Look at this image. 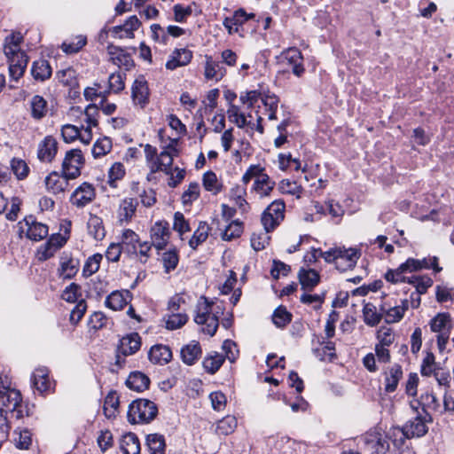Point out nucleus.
Returning <instances> with one entry per match:
<instances>
[{"label":"nucleus","mask_w":454,"mask_h":454,"mask_svg":"<svg viewBox=\"0 0 454 454\" xmlns=\"http://www.w3.org/2000/svg\"><path fill=\"white\" fill-rule=\"evenodd\" d=\"M23 36L20 33H13L4 40V52L9 62L10 76L18 81L26 70L28 59L25 51L20 50Z\"/></svg>","instance_id":"f257e3e1"},{"label":"nucleus","mask_w":454,"mask_h":454,"mask_svg":"<svg viewBox=\"0 0 454 454\" xmlns=\"http://www.w3.org/2000/svg\"><path fill=\"white\" fill-rule=\"evenodd\" d=\"M0 410L5 413H11L17 419L27 415L20 392L11 387L8 380L2 377H0Z\"/></svg>","instance_id":"f03ea898"},{"label":"nucleus","mask_w":454,"mask_h":454,"mask_svg":"<svg viewBox=\"0 0 454 454\" xmlns=\"http://www.w3.org/2000/svg\"><path fill=\"white\" fill-rule=\"evenodd\" d=\"M145 160L152 173L160 171L169 175L172 170L173 158L177 154V150L173 145H169L160 154L156 147L147 144L144 148Z\"/></svg>","instance_id":"7ed1b4c3"},{"label":"nucleus","mask_w":454,"mask_h":454,"mask_svg":"<svg viewBox=\"0 0 454 454\" xmlns=\"http://www.w3.org/2000/svg\"><path fill=\"white\" fill-rule=\"evenodd\" d=\"M419 404L422 407L423 413L428 412L434 417H442L445 414H454V396L450 391L445 390L442 395V403L432 392L421 394Z\"/></svg>","instance_id":"20e7f679"},{"label":"nucleus","mask_w":454,"mask_h":454,"mask_svg":"<svg viewBox=\"0 0 454 454\" xmlns=\"http://www.w3.org/2000/svg\"><path fill=\"white\" fill-rule=\"evenodd\" d=\"M218 310L215 311L213 302H210L206 297H200L196 306V315L194 321L198 325H204L202 332L214 336L219 325L218 314L222 309L216 306Z\"/></svg>","instance_id":"39448f33"},{"label":"nucleus","mask_w":454,"mask_h":454,"mask_svg":"<svg viewBox=\"0 0 454 454\" xmlns=\"http://www.w3.org/2000/svg\"><path fill=\"white\" fill-rule=\"evenodd\" d=\"M158 414L157 405L148 399L133 401L128 410V421L130 424H149Z\"/></svg>","instance_id":"423d86ee"},{"label":"nucleus","mask_w":454,"mask_h":454,"mask_svg":"<svg viewBox=\"0 0 454 454\" xmlns=\"http://www.w3.org/2000/svg\"><path fill=\"white\" fill-rule=\"evenodd\" d=\"M433 421L432 415L428 412L422 415L418 413L413 419L408 420L402 427H394L393 433L400 434V442L403 443L406 438L421 437L425 435L428 427L427 423Z\"/></svg>","instance_id":"0eeeda50"},{"label":"nucleus","mask_w":454,"mask_h":454,"mask_svg":"<svg viewBox=\"0 0 454 454\" xmlns=\"http://www.w3.org/2000/svg\"><path fill=\"white\" fill-rule=\"evenodd\" d=\"M433 267L436 271L441 269L437 267L436 259L434 258L431 263L426 259L417 260L414 258H409L403 263H402L396 270H389L385 274V278L391 283L405 282L408 278L403 276L405 272H412L421 269H428Z\"/></svg>","instance_id":"6e6552de"},{"label":"nucleus","mask_w":454,"mask_h":454,"mask_svg":"<svg viewBox=\"0 0 454 454\" xmlns=\"http://www.w3.org/2000/svg\"><path fill=\"white\" fill-rule=\"evenodd\" d=\"M285 207L284 201L277 200L265 209L261 219L264 230L271 231L279 225L285 216Z\"/></svg>","instance_id":"1a4fd4ad"},{"label":"nucleus","mask_w":454,"mask_h":454,"mask_svg":"<svg viewBox=\"0 0 454 454\" xmlns=\"http://www.w3.org/2000/svg\"><path fill=\"white\" fill-rule=\"evenodd\" d=\"M278 61L280 65L290 67L292 73L297 77H301L305 73L303 56L296 47L284 50L278 57Z\"/></svg>","instance_id":"9d476101"},{"label":"nucleus","mask_w":454,"mask_h":454,"mask_svg":"<svg viewBox=\"0 0 454 454\" xmlns=\"http://www.w3.org/2000/svg\"><path fill=\"white\" fill-rule=\"evenodd\" d=\"M140 347L141 339L137 333L121 338L116 352L115 364L121 367L125 364L124 357L135 354Z\"/></svg>","instance_id":"9b49d317"},{"label":"nucleus","mask_w":454,"mask_h":454,"mask_svg":"<svg viewBox=\"0 0 454 454\" xmlns=\"http://www.w3.org/2000/svg\"><path fill=\"white\" fill-rule=\"evenodd\" d=\"M19 225L20 231L26 233L27 238L34 241L43 239L49 233L48 226L37 222L33 215L25 217Z\"/></svg>","instance_id":"f8f14e48"},{"label":"nucleus","mask_w":454,"mask_h":454,"mask_svg":"<svg viewBox=\"0 0 454 454\" xmlns=\"http://www.w3.org/2000/svg\"><path fill=\"white\" fill-rule=\"evenodd\" d=\"M364 442L368 450L376 454H386L389 443L380 427H373L364 435Z\"/></svg>","instance_id":"ddd939ff"},{"label":"nucleus","mask_w":454,"mask_h":454,"mask_svg":"<svg viewBox=\"0 0 454 454\" xmlns=\"http://www.w3.org/2000/svg\"><path fill=\"white\" fill-rule=\"evenodd\" d=\"M83 165V156L79 149H73L66 153L62 162V171L67 178L74 179L81 175Z\"/></svg>","instance_id":"4468645a"},{"label":"nucleus","mask_w":454,"mask_h":454,"mask_svg":"<svg viewBox=\"0 0 454 454\" xmlns=\"http://www.w3.org/2000/svg\"><path fill=\"white\" fill-rule=\"evenodd\" d=\"M152 245L157 250H163L168 243L170 231L168 223L166 221L156 222L150 230Z\"/></svg>","instance_id":"2eb2a0df"},{"label":"nucleus","mask_w":454,"mask_h":454,"mask_svg":"<svg viewBox=\"0 0 454 454\" xmlns=\"http://www.w3.org/2000/svg\"><path fill=\"white\" fill-rule=\"evenodd\" d=\"M96 197L94 186L87 182L82 183L72 193L70 202L77 207H84Z\"/></svg>","instance_id":"dca6fc26"},{"label":"nucleus","mask_w":454,"mask_h":454,"mask_svg":"<svg viewBox=\"0 0 454 454\" xmlns=\"http://www.w3.org/2000/svg\"><path fill=\"white\" fill-rule=\"evenodd\" d=\"M149 96L148 83L144 76H139L134 81L131 88L133 104L140 108H145L149 103Z\"/></svg>","instance_id":"f3484780"},{"label":"nucleus","mask_w":454,"mask_h":454,"mask_svg":"<svg viewBox=\"0 0 454 454\" xmlns=\"http://www.w3.org/2000/svg\"><path fill=\"white\" fill-rule=\"evenodd\" d=\"M360 256L361 252L357 248L340 247V253L336 258L335 266L340 271L351 270L356 266Z\"/></svg>","instance_id":"a211bd4d"},{"label":"nucleus","mask_w":454,"mask_h":454,"mask_svg":"<svg viewBox=\"0 0 454 454\" xmlns=\"http://www.w3.org/2000/svg\"><path fill=\"white\" fill-rule=\"evenodd\" d=\"M226 73L223 63L214 59L212 56H205L204 76L207 80L219 82L226 75Z\"/></svg>","instance_id":"6ab92c4d"},{"label":"nucleus","mask_w":454,"mask_h":454,"mask_svg":"<svg viewBox=\"0 0 454 454\" xmlns=\"http://www.w3.org/2000/svg\"><path fill=\"white\" fill-rule=\"evenodd\" d=\"M58 153V142L52 136H46L39 144L37 157L43 162H51Z\"/></svg>","instance_id":"aec40b11"},{"label":"nucleus","mask_w":454,"mask_h":454,"mask_svg":"<svg viewBox=\"0 0 454 454\" xmlns=\"http://www.w3.org/2000/svg\"><path fill=\"white\" fill-rule=\"evenodd\" d=\"M141 22L136 15L130 16L121 26H115L111 29L114 37L133 38L134 31L138 29Z\"/></svg>","instance_id":"412c9836"},{"label":"nucleus","mask_w":454,"mask_h":454,"mask_svg":"<svg viewBox=\"0 0 454 454\" xmlns=\"http://www.w3.org/2000/svg\"><path fill=\"white\" fill-rule=\"evenodd\" d=\"M192 59V52L185 48L176 49L170 54L168 60L166 63V68L168 70H175L179 67L187 66Z\"/></svg>","instance_id":"4be33fe9"},{"label":"nucleus","mask_w":454,"mask_h":454,"mask_svg":"<svg viewBox=\"0 0 454 454\" xmlns=\"http://www.w3.org/2000/svg\"><path fill=\"white\" fill-rule=\"evenodd\" d=\"M254 18V14H247L243 9L236 11L232 16L223 20V26L230 35L237 33L239 28L248 20Z\"/></svg>","instance_id":"5701e85b"},{"label":"nucleus","mask_w":454,"mask_h":454,"mask_svg":"<svg viewBox=\"0 0 454 454\" xmlns=\"http://www.w3.org/2000/svg\"><path fill=\"white\" fill-rule=\"evenodd\" d=\"M67 242V238L61 234H53L48 241L41 247L40 259L47 260L51 257L54 253L62 247Z\"/></svg>","instance_id":"b1692460"},{"label":"nucleus","mask_w":454,"mask_h":454,"mask_svg":"<svg viewBox=\"0 0 454 454\" xmlns=\"http://www.w3.org/2000/svg\"><path fill=\"white\" fill-rule=\"evenodd\" d=\"M138 202L134 198H126L120 203L117 218L121 223H129L134 216Z\"/></svg>","instance_id":"393cba45"},{"label":"nucleus","mask_w":454,"mask_h":454,"mask_svg":"<svg viewBox=\"0 0 454 454\" xmlns=\"http://www.w3.org/2000/svg\"><path fill=\"white\" fill-rule=\"evenodd\" d=\"M66 175L60 176L57 172H51L45 178L46 189L53 194L63 192L68 186V180Z\"/></svg>","instance_id":"a878e982"},{"label":"nucleus","mask_w":454,"mask_h":454,"mask_svg":"<svg viewBox=\"0 0 454 454\" xmlns=\"http://www.w3.org/2000/svg\"><path fill=\"white\" fill-rule=\"evenodd\" d=\"M107 52L110 56V61L119 67H124L129 69L133 66V60L129 54L126 53L122 49L114 45L107 47Z\"/></svg>","instance_id":"bb28decb"},{"label":"nucleus","mask_w":454,"mask_h":454,"mask_svg":"<svg viewBox=\"0 0 454 454\" xmlns=\"http://www.w3.org/2000/svg\"><path fill=\"white\" fill-rule=\"evenodd\" d=\"M247 185L235 184L229 192V198L237 206L241 213H247L249 209V204L246 200Z\"/></svg>","instance_id":"cd10ccee"},{"label":"nucleus","mask_w":454,"mask_h":454,"mask_svg":"<svg viewBox=\"0 0 454 454\" xmlns=\"http://www.w3.org/2000/svg\"><path fill=\"white\" fill-rule=\"evenodd\" d=\"M130 293L125 291H114L106 300V305L113 310L122 309L130 301Z\"/></svg>","instance_id":"c85d7f7f"},{"label":"nucleus","mask_w":454,"mask_h":454,"mask_svg":"<svg viewBox=\"0 0 454 454\" xmlns=\"http://www.w3.org/2000/svg\"><path fill=\"white\" fill-rule=\"evenodd\" d=\"M148 356L153 364H166L171 360L172 352L168 346L157 344L151 348Z\"/></svg>","instance_id":"c756f323"},{"label":"nucleus","mask_w":454,"mask_h":454,"mask_svg":"<svg viewBox=\"0 0 454 454\" xmlns=\"http://www.w3.org/2000/svg\"><path fill=\"white\" fill-rule=\"evenodd\" d=\"M403 378V370L399 364H393L385 372V391H395L400 380Z\"/></svg>","instance_id":"7c9ffc66"},{"label":"nucleus","mask_w":454,"mask_h":454,"mask_svg":"<svg viewBox=\"0 0 454 454\" xmlns=\"http://www.w3.org/2000/svg\"><path fill=\"white\" fill-rule=\"evenodd\" d=\"M32 384L41 394L50 389L51 382L47 368L41 367L35 370L32 375Z\"/></svg>","instance_id":"2f4dec72"},{"label":"nucleus","mask_w":454,"mask_h":454,"mask_svg":"<svg viewBox=\"0 0 454 454\" xmlns=\"http://www.w3.org/2000/svg\"><path fill=\"white\" fill-rule=\"evenodd\" d=\"M150 384L149 378L140 372H131L127 380L126 385L129 388L137 392H141L148 388Z\"/></svg>","instance_id":"473e14b6"},{"label":"nucleus","mask_w":454,"mask_h":454,"mask_svg":"<svg viewBox=\"0 0 454 454\" xmlns=\"http://www.w3.org/2000/svg\"><path fill=\"white\" fill-rule=\"evenodd\" d=\"M227 115L229 121L237 125V127L243 129L245 127H249L250 129H254V124H252L251 121H247V115L240 112V109L238 106L234 104H231L227 109Z\"/></svg>","instance_id":"72a5a7b5"},{"label":"nucleus","mask_w":454,"mask_h":454,"mask_svg":"<svg viewBox=\"0 0 454 454\" xmlns=\"http://www.w3.org/2000/svg\"><path fill=\"white\" fill-rule=\"evenodd\" d=\"M31 74L35 80L43 82L51 76L52 69L45 59H38L33 62Z\"/></svg>","instance_id":"f704fd0d"},{"label":"nucleus","mask_w":454,"mask_h":454,"mask_svg":"<svg viewBox=\"0 0 454 454\" xmlns=\"http://www.w3.org/2000/svg\"><path fill=\"white\" fill-rule=\"evenodd\" d=\"M79 269V262L68 256L61 257L60 267L59 269V277L64 279L74 278Z\"/></svg>","instance_id":"c9c22d12"},{"label":"nucleus","mask_w":454,"mask_h":454,"mask_svg":"<svg viewBox=\"0 0 454 454\" xmlns=\"http://www.w3.org/2000/svg\"><path fill=\"white\" fill-rule=\"evenodd\" d=\"M261 177L260 180L254 181L252 191L255 192L260 198L269 197L275 187V182L268 174Z\"/></svg>","instance_id":"e433bc0d"},{"label":"nucleus","mask_w":454,"mask_h":454,"mask_svg":"<svg viewBox=\"0 0 454 454\" xmlns=\"http://www.w3.org/2000/svg\"><path fill=\"white\" fill-rule=\"evenodd\" d=\"M201 348L199 342L192 340L181 349V357L184 363L188 365L193 364L200 357Z\"/></svg>","instance_id":"4c0bfd02"},{"label":"nucleus","mask_w":454,"mask_h":454,"mask_svg":"<svg viewBox=\"0 0 454 454\" xmlns=\"http://www.w3.org/2000/svg\"><path fill=\"white\" fill-rule=\"evenodd\" d=\"M121 450L123 454H139L140 442L134 433L124 434L121 440Z\"/></svg>","instance_id":"58836bf2"},{"label":"nucleus","mask_w":454,"mask_h":454,"mask_svg":"<svg viewBox=\"0 0 454 454\" xmlns=\"http://www.w3.org/2000/svg\"><path fill=\"white\" fill-rule=\"evenodd\" d=\"M202 184L206 191L216 195L223 191V184L213 171H207L202 177Z\"/></svg>","instance_id":"ea45409f"},{"label":"nucleus","mask_w":454,"mask_h":454,"mask_svg":"<svg viewBox=\"0 0 454 454\" xmlns=\"http://www.w3.org/2000/svg\"><path fill=\"white\" fill-rule=\"evenodd\" d=\"M432 332L441 333H450L451 328L450 317L447 313H439L430 322Z\"/></svg>","instance_id":"a19ab883"},{"label":"nucleus","mask_w":454,"mask_h":454,"mask_svg":"<svg viewBox=\"0 0 454 454\" xmlns=\"http://www.w3.org/2000/svg\"><path fill=\"white\" fill-rule=\"evenodd\" d=\"M87 228L88 233L96 240H102L106 236L103 220L95 215H90Z\"/></svg>","instance_id":"79ce46f5"},{"label":"nucleus","mask_w":454,"mask_h":454,"mask_svg":"<svg viewBox=\"0 0 454 454\" xmlns=\"http://www.w3.org/2000/svg\"><path fill=\"white\" fill-rule=\"evenodd\" d=\"M298 276L303 289L311 290L319 282V274L315 270L301 269Z\"/></svg>","instance_id":"37998d69"},{"label":"nucleus","mask_w":454,"mask_h":454,"mask_svg":"<svg viewBox=\"0 0 454 454\" xmlns=\"http://www.w3.org/2000/svg\"><path fill=\"white\" fill-rule=\"evenodd\" d=\"M209 231L210 227L208 224L205 222H200L192 237L189 240V246L192 249H196L200 244L207 240Z\"/></svg>","instance_id":"c03bdc74"},{"label":"nucleus","mask_w":454,"mask_h":454,"mask_svg":"<svg viewBox=\"0 0 454 454\" xmlns=\"http://www.w3.org/2000/svg\"><path fill=\"white\" fill-rule=\"evenodd\" d=\"M139 242V237L135 231L129 229L123 231L121 235V243L120 244L123 248L126 247L128 253L137 254V245Z\"/></svg>","instance_id":"a18cd8bd"},{"label":"nucleus","mask_w":454,"mask_h":454,"mask_svg":"<svg viewBox=\"0 0 454 454\" xmlns=\"http://www.w3.org/2000/svg\"><path fill=\"white\" fill-rule=\"evenodd\" d=\"M146 445L151 454H165V438L161 434H149L146 438Z\"/></svg>","instance_id":"49530a36"},{"label":"nucleus","mask_w":454,"mask_h":454,"mask_svg":"<svg viewBox=\"0 0 454 454\" xmlns=\"http://www.w3.org/2000/svg\"><path fill=\"white\" fill-rule=\"evenodd\" d=\"M31 115L35 120H41L47 113V102L39 96L35 95L30 101Z\"/></svg>","instance_id":"de8ad7c7"},{"label":"nucleus","mask_w":454,"mask_h":454,"mask_svg":"<svg viewBox=\"0 0 454 454\" xmlns=\"http://www.w3.org/2000/svg\"><path fill=\"white\" fill-rule=\"evenodd\" d=\"M363 317H364V321L367 325L375 326L380 322V320L383 317V314H382V312L379 313L377 311L376 307L372 303L369 302V303L364 304V306Z\"/></svg>","instance_id":"09e8293b"},{"label":"nucleus","mask_w":454,"mask_h":454,"mask_svg":"<svg viewBox=\"0 0 454 454\" xmlns=\"http://www.w3.org/2000/svg\"><path fill=\"white\" fill-rule=\"evenodd\" d=\"M380 311L387 324L397 323L404 316L403 309L397 305L394 307H387V304H383L380 308Z\"/></svg>","instance_id":"8fccbe9b"},{"label":"nucleus","mask_w":454,"mask_h":454,"mask_svg":"<svg viewBox=\"0 0 454 454\" xmlns=\"http://www.w3.org/2000/svg\"><path fill=\"white\" fill-rule=\"evenodd\" d=\"M292 314L284 306L278 307L272 315V322L278 328H284L292 320Z\"/></svg>","instance_id":"3c124183"},{"label":"nucleus","mask_w":454,"mask_h":454,"mask_svg":"<svg viewBox=\"0 0 454 454\" xmlns=\"http://www.w3.org/2000/svg\"><path fill=\"white\" fill-rule=\"evenodd\" d=\"M223 362L224 356L215 352L204 359L203 367L207 372L214 374L220 369Z\"/></svg>","instance_id":"603ef678"},{"label":"nucleus","mask_w":454,"mask_h":454,"mask_svg":"<svg viewBox=\"0 0 454 454\" xmlns=\"http://www.w3.org/2000/svg\"><path fill=\"white\" fill-rule=\"evenodd\" d=\"M237 427V419L233 416H226L217 422L215 432L218 434L228 435Z\"/></svg>","instance_id":"864d4df0"},{"label":"nucleus","mask_w":454,"mask_h":454,"mask_svg":"<svg viewBox=\"0 0 454 454\" xmlns=\"http://www.w3.org/2000/svg\"><path fill=\"white\" fill-rule=\"evenodd\" d=\"M87 43V39L83 35H77L69 41H65L61 49L67 54L78 52Z\"/></svg>","instance_id":"5fc2aeb1"},{"label":"nucleus","mask_w":454,"mask_h":454,"mask_svg":"<svg viewBox=\"0 0 454 454\" xmlns=\"http://www.w3.org/2000/svg\"><path fill=\"white\" fill-rule=\"evenodd\" d=\"M265 168L260 164H253L248 167L244 175L242 176L241 181L243 184L247 185L252 179L260 180L262 176H266Z\"/></svg>","instance_id":"6e6d98bb"},{"label":"nucleus","mask_w":454,"mask_h":454,"mask_svg":"<svg viewBox=\"0 0 454 454\" xmlns=\"http://www.w3.org/2000/svg\"><path fill=\"white\" fill-rule=\"evenodd\" d=\"M407 282L412 284L416 291L415 293L423 294L433 285V280L427 276H413L407 278Z\"/></svg>","instance_id":"4d7b16f0"},{"label":"nucleus","mask_w":454,"mask_h":454,"mask_svg":"<svg viewBox=\"0 0 454 454\" xmlns=\"http://www.w3.org/2000/svg\"><path fill=\"white\" fill-rule=\"evenodd\" d=\"M269 232L266 230L260 231L258 232H253L251 236V247L255 251H261L265 248V247L269 244L270 236Z\"/></svg>","instance_id":"13d9d810"},{"label":"nucleus","mask_w":454,"mask_h":454,"mask_svg":"<svg viewBox=\"0 0 454 454\" xmlns=\"http://www.w3.org/2000/svg\"><path fill=\"white\" fill-rule=\"evenodd\" d=\"M112 149V142L108 137L98 139L94 144L91 153L94 158H100L107 154Z\"/></svg>","instance_id":"bf43d9fd"},{"label":"nucleus","mask_w":454,"mask_h":454,"mask_svg":"<svg viewBox=\"0 0 454 454\" xmlns=\"http://www.w3.org/2000/svg\"><path fill=\"white\" fill-rule=\"evenodd\" d=\"M98 107L95 105H89L83 113L82 121L86 123L84 128L91 129L98 125Z\"/></svg>","instance_id":"052dcab7"},{"label":"nucleus","mask_w":454,"mask_h":454,"mask_svg":"<svg viewBox=\"0 0 454 454\" xmlns=\"http://www.w3.org/2000/svg\"><path fill=\"white\" fill-rule=\"evenodd\" d=\"M11 168L19 180L26 178L29 173V168L25 160L13 158L11 160Z\"/></svg>","instance_id":"680f3d73"},{"label":"nucleus","mask_w":454,"mask_h":454,"mask_svg":"<svg viewBox=\"0 0 454 454\" xmlns=\"http://www.w3.org/2000/svg\"><path fill=\"white\" fill-rule=\"evenodd\" d=\"M437 370L434 355L432 352H427L421 364L420 372L423 376H431Z\"/></svg>","instance_id":"e2e57ef3"},{"label":"nucleus","mask_w":454,"mask_h":454,"mask_svg":"<svg viewBox=\"0 0 454 454\" xmlns=\"http://www.w3.org/2000/svg\"><path fill=\"white\" fill-rule=\"evenodd\" d=\"M81 296V286L75 283L67 286L61 294L62 299L70 303L79 301Z\"/></svg>","instance_id":"0e129e2a"},{"label":"nucleus","mask_w":454,"mask_h":454,"mask_svg":"<svg viewBox=\"0 0 454 454\" xmlns=\"http://www.w3.org/2000/svg\"><path fill=\"white\" fill-rule=\"evenodd\" d=\"M188 320V317L182 313H172L165 319L166 328L176 330L181 328Z\"/></svg>","instance_id":"69168bd1"},{"label":"nucleus","mask_w":454,"mask_h":454,"mask_svg":"<svg viewBox=\"0 0 454 454\" xmlns=\"http://www.w3.org/2000/svg\"><path fill=\"white\" fill-rule=\"evenodd\" d=\"M101 260L102 254H95L89 257L82 269L83 275L89 277L96 273L99 269Z\"/></svg>","instance_id":"338daca9"},{"label":"nucleus","mask_w":454,"mask_h":454,"mask_svg":"<svg viewBox=\"0 0 454 454\" xmlns=\"http://www.w3.org/2000/svg\"><path fill=\"white\" fill-rule=\"evenodd\" d=\"M243 227L239 221H232L222 233V238L224 240H231L241 235Z\"/></svg>","instance_id":"774afa93"}]
</instances>
